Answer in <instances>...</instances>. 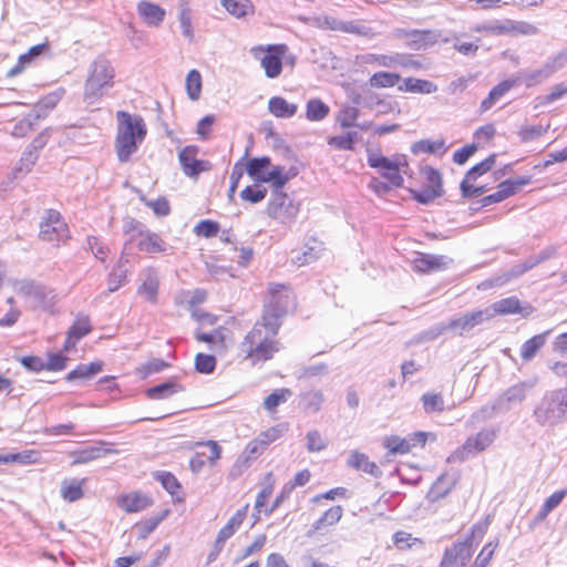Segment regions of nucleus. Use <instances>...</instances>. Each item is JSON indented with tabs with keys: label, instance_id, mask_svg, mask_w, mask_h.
<instances>
[{
	"label": "nucleus",
	"instance_id": "obj_49",
	"mask_svg": "<svg viewBox=\"0 0 567 567\" xmlns=\"http://www.w3.org/2000/svg\"><path fill=\"white\" fill-rule=\"evenodd\" d=\"M224 8L237 18L245 17L252 8L249 0H221Z\"/></svg>",
	"mask_w": 567,
	"mask_h": 567
},
{
	"label": "nucleus",
	"instance_id": "obj_44",
	"mask_svg": "<svg viewBox=\"0 0 567 567\" xmlns=\"http://www.w3.org/2000/svg\"><path fill=\"white\" fill-rule=\"evenodd\" d=\"M158 279L153 272H148L146 279L138 288V293L144 296L146 300L155 303L157 300Z\"/></svg>",
	"mask_w": 567,
	"mask_h": 567
},
{
	"label": "nucleus",
	"instance_id": "obj_47",
	"mask_svg": "<svg viewBox=\"0 0 567 567\" xmlns=\"http://www.w3.org/2000/svg\"><path fill=\"white\" fill-rule=\"evenodd\" d=\"M384 446L391 454H406L414 446L409 439H401L400 436H390L384 441Z\"/></svg>",
	"mask_w": 567,
	"mask_h": 567
},
{
	"label": "nucleus",
	"instance_id": "obj_22",
	"mask_svg": "<svg viewBox=\"0 0 567 567\" xmlns=\"http://www.w3.org/2000/svg\"><path fill=\"white\" fill-rule=\"evenodd\" d=\"M117 504L127 513H136L147 508L152 504V499L143 493L135 492L122 495Z\"/></svg>",
	"mask_w": 567,
	"mask_h": 567
},
{
	"label": "nucleus",
	"instance_id": "obj_63",
	"mask_svg": "<svg viewBox=\"0 0 567 567\" xmlns=\"http://www.w3.org/2000/svg\"><path fill=\"white\" fill-rule=\"evenodd\" d=\"M559 248V245H550L545 247L537 255L529 256L528 259L530 261V265L533 267H536L537 265L556 257Z\"/></svg>",
	"mask_w": 567,
	"mask_h": 567
},
{
	"label": "nucleus",
	"instance_id": "obj_34",
	"mask_svg": "<svg viewBox=\"0 0 567 567\" xmlns=\"http://www.w3.org/2000/svg\"><path fill=\"white\" fill-rule=\"evenodd\" d=\"M141 239L138 241V248L142 251L148 254L162 252L165 250L164 240L155 233L151 231H140Z\"/></svg>",
	"mask_w": 567,
	"mask_h": 567
},
{
	"label": "nucleus",
	"instance_id": "obj_28",
	"mask_svg": "<svg viewBox=\"0 0 567 567\" xmlns=\"http://www.w3.org/2000/svg\"><path fill=\"white\" fill-rule=\"evenodd\" d=\"M342 514L343 508L340 505L330 507L322 514V516L319 519H317L312 524L307 535L311 537L313 534L320 532L322 528L337 524L341 519Z\"/></svg>",
	"mask_w": 567,
	"mask_h": 567
},
{
	"label": "nucleus",
	"instance_id": "obj_48",
	"mask_svg": "<svg viewBox=\"0 0 567 567\" xmlns=\"http://www.w3.org/2000/svg\"><path fill=\"white\" fill-rule=\"evenodd\" d=\"M421 401L426 414L443 412L445 409L443 396L440 393H425L422 395Z\"/></svg>",
	"mask_w": 567,
	"mask_h": 567
},
{
	"label": "nucleus",
	"instance_id": "obj_57",
	"mask_svg": "<svg viewBox=\"0 0 567 567\" xmlns=\"http://www.w3.org/2000/svg\"><path fill=\"white\" fill-rule=\"evenodd\" d=\"M449 327L451 331L455 332L458 336H463L464 332H468L474 328L468 313H464L460 317L452 318L449 321Z\"/></svg>",
	"mask_w": 567,
	"mask_h": 567
},
{
	"label": "nucleus",
	"instance_id": "obj_21",
	"mask_svg": "<svg viewBox=\"0 0 567 567\" xmlns=\"http://www.w3.org/2000/svg\"><path fill=\"white\" fill-rule=\"evenodd\" d=\"M138 17L142 21L151 28L159 27L166 16V11L161 6L151 1H140L136 7Z\"/></svg>",
	"mask_w": 567,
	"mask_h": 567
},
{
	"label": "nucleus",
	"instance_id": "obj_5",
	"mask_svg": "<svg viewBox=\"0 0 567 567\" xmlns=\"http://www.w3.org/2000/svg\"><path fill=\"white\" fill-rule=\"evenodd\" d=\"M270 299L265 305L261 321L268 324L281 327V319L287 315L289 308L295 305V297L289 288L280 284H271L269 287Z\"/></svg>",
	"mask_w": 567,
	"mask_h": 567
},
{
	"label": "nucleus",
	"instance_id": "obj_58",
	"mask_svg": "<svg viewBox=\"0 0 567 567\" xmlns=\"http://www.w3.org/2000/svg\"><path fill=\"white\" fill-rule=\"evenodd\" d=\"M35 456L37 453L34 451H23L21 453L0 455V463L31 464L35 462Z\"/></svg>",
	"mask_w": 567,
	"mask_h": 567
},
{
	"label": "nucleus",
	"instance_id": "obj_6",
	"mask_svg": "<svg viewBox=\"0 0 567 567\" xmlns=\"http://www.w3.org/2000/svg\"><path fill=\"white\" fill-rule=\"evenodd\" d=\"M13 288L18 293L29 298L34 308L49 310L55 303L56 295L54 290L34 280H18L14 282Z\"/></svg>",
	"mask_w": 567,
	"mask_h": 567
},
{
	"label": "nucleus",
	"instance_id": "obj_37",
	"mask_svg": "<svg viewBox=\"0 0 567 567\" xmlns=\"http://www.w3.org/2000/svg\"><path fill=\"white\" fill-rule=\"evenodd\" d=\"M86 478L64 481L61 486V496L68 502H76L83 497V486Z\"/></svg>",
	"mask_w": 567,
	"mask_h": 567
},
{
	"label": "nucleus",
	"instance_id": "obj_20",
	"mask_svg": "<svg viewBox=\"0 0 567 567\" xmlns=\"http://www.w3.org/2000/svg\"><path fill=\"white\" fill-rule=\"evenodd\" d=\"M282 189L284 188H272V197L268 204V214L271 217H277L282 212L288 217H293L299 210L297 205H295L291 200H288V196Z\"/></svg>",
	"mask_w": 567,
	"mask_h": 567
},
{
	"label": "nucleus",
	"instance_id": "obj_8",
	"mask_svg": "<svg viewBox=\"0 0 567 567\" xmlns=\"http://www.w3.org/2000/svg\"><path fill=\"white\" fill-rule=\"evenodd\" d=\"M496 437V429H484L475 435L468 436L463 445L447 457V462H463L468 458V456L485 451Z\"/></svg>",
	"mask_w": 567,
	"mask_h": 567
},
{
	"label": "nucleus",
	"instance_id": "obj_12",
	"mask_svg": "<svg viewBox=\"0 0 567 567\" xmlns=\"http://www.w3.org/2000/svg\"><path fill=\"white\" fill-rule=\"evenodd\" d=\"M378 65L389 69L402 68L406 70L419 71L424 68L423 62L415 59L412 54L393 53V54H374L372 60Z\"/></svg>",
	"mask_w": 567,
	"mask_h": 567
},
{
	"label": "nucleus",
	"instance_id": "obj_36",
	"mask_svg": "<svg viewBox=\"0 0 567 567\" xmlns=\"http://www.w3.org/2000/svg\"><path fill=\"white\" fill-rule=\"evenodd\" d=\"M503 412L501 403L496 400L492 404L483 405L478 411L474 412L466 422L467 427H475L477 424L492 419L495 413Z\"/></svg>",
	"mask_w": 567,
	"mask_h": 567
},
{
	"label": "nucleus",
	"instance_id": "obj_29",
	"mask_svg": "<svg viewBox=\"0 0 567 567\" xmlns=\"http://www.w3.org/2000/svg\"><path fill=\"white\" fill-rule=\"evenodd\" d=\"M456 481L457 478L455 476H451L447 473L441 474L431 486L429 497L432 501H437L442 497H445L455 486Z\"/></svg>",
	"mask_w": 567,
	"mask_h": 567
},
{
	"label": "nucleus",
	"instance_id": "obj_38",
	"mask_svg": "<svg viewBox=\"0 0 567 567\" xmlns=\"http://www.w3.org/2000/svg\"><path fill=\"white\" fill-rule=\"evenodd\" d=\"M330 113V107L320 99H310L306 105V117L311 122H319Z\"/></svg>",
	"mask_w": 567,
	"mask_h": 567
},
{
	"label": "nucleus",
	"instance_id": "obj_11",
	"mask_svg": "<svg viewBox=\"0 0 567 567\" xmlns=\"http://www.w3.org/2000/svg\"><path fill=\"white\" fill-rule=\"evenodd\" d=\"M306 23L311 27L322 29V30H332V31H342L346 33L353 34H363L364 27L360 24H355L353 22H343L330 16H316L303 19Z\"/></svg>",
	"mask_w": 567,
	"mask_h": 567
},
{
	"label": "nucleus",
	"instance_id": "obj_53",
	"mask_svg": "<svg viewBox=\"0 0 567 567\" xmlns=\"http://www.w3.org/2000/svg\"><path fill=\"white\" fill-rule=\"evenodd\" d=\"M264 183H270L271 188H284L287 184L285 167L280 165L272 166L271 169L268 171Z\"/></svg>",
	"mask_w": 567,
	"mask_h": 567
},
{
	"label": "nucleus",
	"instance_id": "obj_60",
	"mask_svg": "<svg viewBox=\"0 0 567 567\" xmlns=\"http://www.w3.org/2000/svg\"><path fill=\"white\" fill-rule=\"evenodd\" d=\"M411 194L413 199L423 205H427L432 203L435 198L441 197L443 195V193L434 188H431L426 185L419 190L411 189Z\"/></svg>",
	"mask_w": 567,
	"mask_h": 567
},
{
	"label": "nucleus",
	"instance_id": "obj_56",
	"mask_svg": "<svg viewBox=\"0 0 567 567\" xmlns=\"http://www.w3.org/2000/svg\"><path fill=\"white\" fill-rule=\"evenodd\" d=\"M267 196V189L259 186H247L240 192V198L250 204H258Z\"/></svg>",
	"mask_w": 567,
	"mask_h": 567
},
{
	"label": "nucleus",
	"instance_id": "obj_64",
	"mask_svg": "<svg viewBox=\"0 0 567 567\" xmlns=\"http://www.w3.org/2000/svg\"><path fill=\"white\" fill-rule=\"evenodd\" d=\"M328 446V442L317 430L307 433V449L309 452H320Z\"/></svg>",
	"mask_w": 567,
	"mask_h": 567
},
{
	"label": "nucleus",
	"instance_id": "obj_43",
	"mask_svg": "<svg viewBox=\"0 0 567 567\" xmlns=\"http://www.w3.org/2000/svg\"><path fill=\"white\" fill-rule=\"evenodd\" d=\"M153 476L173 497L176 496L182 488L181 483L171 472L156 471Z\"/></svg>",
	"mask_w": 567,
	"mask_h": 567
},
{
	"label": "nucleus",
	"instance_id": "obj_16",
	"mask_svg": "<svg viewBox=\"0 0 567 567\" xmlns=\"http://www.w3.org/2000/svg\"><path fill=\"white\" fill-rule=\"evenodd\" d=\"M118 451L114 447L113 443L100 441L95 445L75 451L72 453V464H84L91 461L103 457L106 454H116Z\"/></svg>",
	"mask_w": 567,
	"mask_h": 567
},
{
	"label": "nucleus",
	"instance_id": "obj_45",
	"mask_svg": "<svg viewBox=\"0 0 567 567\" xmlns=\"http://www.w3.org/2000/svg\"><path fill=\"white\" fill-rule=\"evenodd\" d=\"M292 392L290 389H277L264 400V408L267 411H275L277 406L288 401Z\"/></svg>",
	"mask_w": 567,
	"mask_h": 567
},
{
	"label": "nucleus",
	"instance_id": "obj_35",
	"mask_svg": "<svg viewBox=\"0 0 567 567\" xmlns=\"http://www.w3.org/2000/svg\"><path fill=\"white\" fill-rule=\"evenodd\" d=\"M399 90L412 93L431 94L437 91V86L429 80L408 78L404 80L403 84L399 86Z\"/></svg>",
	"mask_w": 567,
	"mask_h": 567
},
{
	"label": "nucleus",
	"instance_id": "obj_42",
	"mask_svg": "<svg viewBox=\"0 0 567 567\" xmlns=\"http://www.w3.org/2000/svg\"><path fill=\"white\" fill-rule=\"evenodd\" d=\"M513 195L514 190L512 188V184L509 182H502L498 185L497 192L487 195L481 199V206L485 207L495 203H501Z\"/></svg>",
	"mask_w": 567,
	"mask_h": 567
},
{
	"label": "nucleus",
	"instance_id": "obj_59",
	"mask_svg": "<svg viewBox=\"0 0 567 567\" xmlns=\"http://www.w3.org/2000/svg\"><path fill=\"white\" fill-rule=\"evenodd\" d=\"M216 368V358L212 354L198 353L195 358V369L203 374L213 373Z\"/></svg>",
	"mask_w": 567,
	"mask_h": 567
},
{
	"label": "nucleus",
	"instance_id": "obj_30",
	"mask_svg": "<svg viewBox=\"0 0 567 567\" xmlns=\"http://www.w3.org/2000/svg\"><path fill=\"white\" fill-rule=\"evenodd\" d=\"M553 75L550 69L545 62L542 68L533 71H520L517 76V83L523 82L527 87L537 85Z\"/></svg>",
	"mask_w": 567,
	"mask_h": 567
},
{
	"label": "nucleus",
	"instance_id": "obj_26",
	"mask_svg": "<svg viewBox=\"0 0 567 567\" xmlns=\"http://www.w3.org/2000/svg\"><path fill=\"white\" fill-rule=\"evenodd\" d=\"M324 402L321 390L312 389L299 395V406L308 413H318Z\"/></svg>",
	"mask_w": 567,
	"mask_h": 567
},
{
	"label": "nucleus",
	"instance_id": "obj_51",
	"mask_svg": "<svg viewBox=\"0 0 567 567\" xmlns=\"http://www.w3.org/2000/svg\"><path fill=\"white\" fill-rule=\"evenodd\" d=\"M400 81V75L390 72H377L370 79V84L373 87H392Z\"/></svg>",
	"mask_w": 567,
	"mask_h": 567
},
{
	"label": "nucleus",
	"instance_id": "obj_61",
	"mask_svg": "<svg viewBox=\"0 0 567 567\" xmlns=\"http://www.w3.org/2000/svg\"><path fill=\"white\" fill-rule=\"evenodd\" d=\"M422 173L425 177L426 186L443 193L442 175L436 168L431 167V166H425L422 169Z\"/></svg>",
	"mask_w": 567,
	"mask_h": 567
},
{
	"label": "nucleus",
	"instance_id": "obj_40",
	"mask_svg": "<svg viewBox=\"0 0 567 567\" xmlns=\"http://www.w3.org/2000/svg\"><path fill=\"white\" fill-rule=\"evenodd\" d=\"M491 310L496 315H513L520 312V301L517 297H507L494 302Z\"/></svg>",
	"mask_w": 567,
	"mask_h": 567
},
{
	"label": "nucleus",
	"instance_id": "obj_62",
	"mask_svg": "<svg viewBox=\"0 0 567 567\" xmlns=\"http://www.w3.org/2000/svg\"><path fill=\"white\" fill-rule=\"evenodd\" d=\"M195 233L205 238L215 237L219 233V224L210 219L200 220L195 226Z\"/></svg>",
	"mask_w": 567,
	"mask_h": 567
},
{
	"label": "nucleus",
	"instance_id": "obj_13",
	"mask_svg": "<svg viewBox=\"0 0 567 567\" xmlns=\"http://www.w3.org/2000/svg\"><path fill=\"white\" fill-rule=\"evenodd\" d=\"M454 260L445 255L419 254L412 261L413 270L421 274H429L447 269Z\"/></svg>",
	"mask_w": 567,
	"mask_h": 567
},
{
	"label": "nucleus",
	"instance_id": "obj_1",
	"mask_svg": "<svg viewBox=\"0 0 567 567\" xmlns=\"http://www.w3.org/2000/svg\"><path fill=\"white\" fill-rule=\"evenodd\" d=\"M278 331L277 323L271 326L261 320L257 321L239 346L245 359L252 365L272 359L280 350L279 341L276 339Z\"/></svg>",
	"mask_w": 567,
	"mask_h": 567
},
{
	"label": "nucleus",
	"instance_id": "obj_23",
	"mask_svg": "<svg viewBox=\"0 0 567 567\" xmlns=\"http://www.w3.org/2000/svg\"><path fill=\"white\" fill-rule=\"evenodd\" d=\"M347 463L348 466L370 474L375 478L381 477L382 475L380 467L374 462H371L364 453L353 451L350 454Z\"/></svg>",
	"mask_w": 567,
	"mask_h": 567
},
{
	"label": "nucleus",
	"instance_id": "obj_32",
	"mask_svg": "<svg viewBox=\"0 0 567 567\" xmlns=\"http://www.w3.org/2000/svg\"><path fill=\"white\" fill-rule=\"evenodd\" d=\"M64 94V90L60 89L54 92L49 93L43 99H41L33 109L34 120H40L47 116L49 111L55 107L59 101L62 99Z\"/></svg>",
	"mask_w": 567,
	"mask_h": 567
},
{
	"label": "nucleus",
	"instance_id": "obj_54",
	"mask_svg": "<svg viewBox=\"0 0 567 567\" xmlns=\"http://www.w3.org/2000/svg\"><path fill=\"white\" fill-rule=\"evenodd\" d=\"M359 117V110L353 106L343 107L337 116V122L343 128L354 127Z\"/></svg>",
	"mask_w": 567,
	"mask_h": 567
},
{
	"label": "nucleus",
	"instance_id": "obj_14",
	"mask_svg": "<svg viewBox=\"0 0 567 567\" xmlns=\"http://www.w3.org/2000/svg\"><path fill=\"white\" fill-rule=\"evenodd\" d=\"M198 147L189 145L178 153V159L183 172L188 177H197L202 172L209 169V162L197 159Z\"/></svg>",
	"mask_w": 567,
	"mask_h": 567
},
{
	"label": "nucleus",
	"instance_id": "obj_15",
	"mask_svg": "<svg viewBox=\"0 0 567 567\" xmlns=\"http://www.w3.org/2000/svg\"><path fill=\"white\" fill-rule=\"evenodd\" d=\"M439 41L447 43V38L442 39V32L439 30H419L412 29L409 42H404L405 47L411 50L421 51L434 45Z\"/></svg>",
	"mask_w": 567,
	"mask_h": 567
},
{
	"label": "nucleus",
	"instance_id": "obj_9",
	"mask_svg": "<svg viewBox=\"0 0 567 567\" xmlns=\"http://www.w3.org/2000/svg\"><path fill=\"white\" fill-rule=\"evenodd\" d=\"M39 237L48 243H60L69 238V227L59 212L45 210L40 223Z\"/></svg>",
	"mask_w": 567,
	"mask_h": 567
},
{
	"label": "nucleus",
	"instance_id": "obj_55",
	"mask_svg": "<svg viewBox=\"0 0 567 567\" xmlns=\"http://www.w3.org/2000/svg\"><path fill=\"white\" fill-rule=\"evenodd\" d=\"M178 20L181 23L182 33L189 41L194 40V31L192 27V11L187 6H182L179 9Z\"/></svg>",
	"mask_w": 567,
	"mask_h": 567
},
{
	"label": "nucleus",
	"instance_id": "obj_3",
	"mask_svg": "<svg viewBox=\"0 0 567 567\" xmlns=\"http://www.w3.org/2000/svg\"><path fill=\"white\" fill-rule=\"evenodd\" d=\"M535 422L540 426L553 427L567 420V388L544 393L533 411Z\"/></svg>",
	"mask_w": 567,
	"mask_h": 567
},
{
	"label": "nucleus",
	"instance_id": "obj_7",
	"mask_svg": "<svg viewBox=\"0 0 567 567\" xmlns=\"http://www.w3.org/2000/svg\"><path fill=\"white\" fill-rule=\"evenodd\" d=\"M367 161L370 167L380 169L382 177L394 187H401L403 185V177L401 175V167H408L405 158L403 161H392L383 156L380 152L368 148Z\"/></svg>",
	"mask_w": 567,
	"mask_h": 567
},
{
	"label": "nucleus",
	"instance_id": "obj_19",
	"mask_svg": "<svg viewBox=\"0 0 567 567\" xmlns=\"http://www.w3.org/2000/svg\"><path fill=\"white\" fill-rule=\"evenodd\" d=\"M534 267L530 265L529 259L527 258L525 261L514 265L508 270L503 271L502 274L483 281L478 288L487 289L492 287H501L506 285L507 282L512 281L513 279H516L527 272L528 270L533 269Z\"/></svg>",
	"mask_w": 567,
	"mask_h": 567
},
{
	"label": "nucleus",
	"instance_id": "obj_52",
	"mask_svg": "<svg viewBox=\"0 0 567 567\" xmlns=\"http://www.w3.org/2000/svg\"><path fill=\"white\" fill-rule=\"evenodd\" d=\"M496 161V155L492 154L481 163L474 165L465 175L467 181H476L480 176L484 175L492 169Z\"/></svg>",
	"mask_w": 567,
	"mask_h": 567
},
{
	"label": "nucleus",
	"instance_id": "obj_27",
	"mask_svg": "<svg viewBox=\"0 0 567 567\" xmlns=\"http://www.w3.org/2000/svg\"><path fill=\"white\" fill-rule=\"evenodd\" d=\"M183 390L184 388L176 381V379H169L166 382L148 388L146 390V395L151 400H163Z\"/></svg>",
	"mask_w": 567,
	"mask_h": 567
},
{
	"label": "nucleus",
	"instance_id": "obj_41",
	"mask_svg": "<svg viewBox=\"0 0 567 567\" xmlns=\"http://www.w3.org/2000/svg\"><path fill=\"white\" fill-rule=\"evenodd\" d=\"M442 151L443 153L446 151L444 140L430 141V140H421L412 144L411 152L414 155L421 153L435 154L436 152Z\"/></svg>",
	"mask_w": 567,
	"mask_h": 567
},
{
	"label": "nucleus",
	"instance_id": "obj_39",
	"mask_svg": "<svg viewBox=\"0 0 567 567\" xmlns=\"http://www.w3.org/2000/svg\"><path fill=\"white\" fill-rule=\"evenodd\" d=\"M124 262H127V260L121 257L116 267L110 272L107 278L109 292H115L126 282L127 269L124 267Z\"/></svg>",
	"mask_w": 567,
	"mask_h": 567
},
{
	"label": "nucleus",
	"instance_id": "obj_50",
	"mask_svg": "<svg viewBox=\"0 0 567 567\" xmlns=\"http://www.w3.org/2000/svg\"><path fill=\"white\" fill-rule=\"evenodd\" d=\"M186 90L188 97L193 101L199 99L202 91V76L197 70H192L186 76Z\"/></svg>",
	"mask_w": 567,
	"mask_h": 567
},
{
	"label": "nucleus",
	"instance_id": "obj_25",
	"mask_svg": "<svg viewBox=\"0 0 567 567\" xmlns=\"http://www.w3.org/2000/svg\"><path fill=\"white\" fill-rule=\"evenodd\" d=\"M268 111L278 118H290L296 115L298 105L289 103L282 96H272L268 101Z\"/></svg>",
	"mask_w": 567,
	"mask_h": 567
},
{
	"label": "nucleus",
	"instance_id": "obj_4",
	"mask_svg": "<svg viewBox=\"0 0 567 567\" xmlns=\"http://www.w3.org/2000/svg\"><path fill=\"white\" fill-rule=\"evenodd\" d=\"M114 68L104 56L96 58L90 65L89 76L84 84V100L94 103L114 84Z\"/></svg>",
	"mask_w": 567,
	"mask_h": 567
},
{
	"label": "nucleus",
	"instance_id": "obj_31",
	"mask_svg": "<svg viewBox=\"0 0 567 567\" xmlns=\"http://www.w3.org/2000/svg\"><path fill=\"white\" fill-rule=\"evenodd\" d=\"M248 504L245 505L243 508L238 509L227 522V524L218 532L217 538L218 543H226L227 539H229L235 532L240 527L243 522L246 518L247 511H248Z\"/></svg>",
	"mask_w": 567,
	"mask_h": 567
},
{
	"label": "nucleus",
	"instance_id": "obj_10",
	"mask_svg": "<svg viewBox=\"0 0 567 567\" xmlns=\"http://www.w3.org/2000/svg\"><path fill=\"white\" fill-rule=\"evenodd\" d=\"M473 554L471 538L453 544L444 551L440 567H465Z\"/></svg>",
	"mask_w": 567,
	"mask_h": 567
},
{
	"label": "nucleus",
	"instance_id": "obj_18",
	"mask_svg": "<svg viewBox=\"0 0 567 567\" xmlns=\"http://www.w3.org/2000/svg\"><path fill=\"white\" fill-rule=\"evenodd\" d=\"M287 47L285 44L269 45L268 53L265 54L260 61L265 73L269 79H276L282 71L281 55L285 53Z\"/></svg>",
	"mask_w": 567,
	"mask_h": 567
},
{
	"label": "nucleus",
	"instance_id": "obj_24",
	"mask_svg": "<svg viewBox=\"0 0 567 567\" xmlns=\"http://www.w3.org/2000/svg\"><path fill=\"white\" fill-rule=\"evenodd\" d=\"M270 166L271 159L268 156H261L250 158L244 168L256 183H264Z\"/></svg>",
	"mask_w": 567,
	"mask_h": 567
},
{
	"label": "nucleus",
	"instance_id": "obj_46",
	"mask_svg": "<svg viewBox=\"0 0 567 567\" xmlns=\"http://www.w3.org/2000/svg\"><path fill=\"white\" fill-rule=\"evenodd\" d=\"M72 337H75L79 341L92 331V326L89 316L78 315L75 321L68 330Z\"/></svg>",
	"mask_w": 567,
	"mask_h": 567
},
{
	"label": "nucleus",
	"instance_id": "obj_33",
	"mask_svg": "<svg viewBox=\"0 0 567 567\" xmlns=\"http://www.w3.org/2000/svg\"><path fill=\"white\" fill-rule=\"evenodd\" d=\"M550 330L536 334L526 340L520 348V357L524 361H530L546 343Z\"/></svg>",
	"mask_w": 567,
	"mask_h": 567
},
{
	"label": "nucleus",
	"instance_id": "obj_17",
	"mask_svg": "<svg viewBox=\"0 0 567 567\" xmlns=\"http://www.w3.org/2000/svg\"><path fill=\"white\" fill-rule=\"evenodd\" d=\"M533 386L534 383L532 382H519L509 386L496 399V401L501 403L502 411L507 412L512 405L522 403Z\"/></svg>",
	"mask_w": 567,
	"mask_h": 567
},
{
	"label": "nucleus",
	"instance_id": "obj_2",
	"mask_svg": "<svg viewBox=\"0 0 567 567\" xmlns=\"http://www.w3.org/2000/svg\"><path fill=\"white\" fill-rule=\"evenodd\" d=\"M117 134L115 150L121 163H126L144 141L147 130L140 115L126 111H117Z\"/></svg>",
	"mask_w": 567,
	"mask_h": 567
}]
</instances>
